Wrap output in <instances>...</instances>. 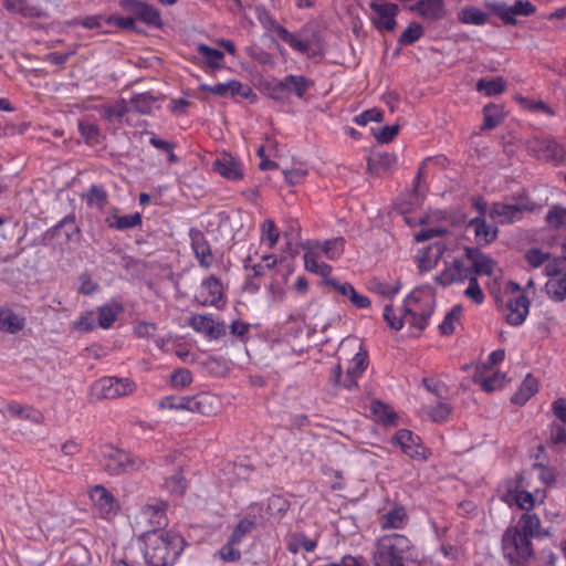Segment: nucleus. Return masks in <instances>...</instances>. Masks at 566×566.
Listing matches in <instances>:
<instances>
[{"mask_svg":"<svg viewBox=\"0 0 566 566\" xmlns=\"http://www.w3.org/2000/svg\"><path fill=\"white\" fill-rule=\"evenodd\" d=\"M145 560L153 566H171L184 551V538L170 530H149L143 536Z\"/></svg>","mask_w":566,"mask_h":566,"instance_id":"f257e3e1","label":"nucleus"},{"mask_svg":"<svg viewBox=\"0 0 566 566\" xmlns=\"http://www.w3.org/2000/svg\"><path fill=\"white\" fill-rule=\"evenodd\" d=\"M304 269L314 273L325 281L329 279L333 268L325 262L338 260L345 251V241L343 238H333L325 241L306 240L302 242Z\"/></svg>","mask_w":566,"mask_h":566,"instance_id":"f03ea898","label":"nucleus"},{"mask_svg":"<svg viewBox=\"0 0 566 566\" xmlns=\"http://www.w3.org/2000/svg\"><path fill=\"white\" fill-rule=\"evenodd\" d=\"M436 305V293L430 284L415 287L403 300L405 321L411 336L420 335L429 325Z\"/></svg>","mask_w":566,"mask_h":566,"instance_id":"7ed1b4c3","label":"nucleus"},{"mask_svg":"<svg viewBox=\"0 0 566 566\" xmlns=\"http://www.w3.org/2000/svg\"><path fill=\"white\" fill-rule=\"evenodd\" d=\"M375 566H406L417 559L411 541L403 534L392 533L380 536L373 552Z\"/></svg>","mask_w":566,"mask_h":566,"instance_id":"20e7f679","label":"nucleus"},{"mask_svg":"<svg viewBox=\"0 0 566 566\" xmlns=\"http://www.w3.org/2000/svg\"><path fill=\"white\" fill-rule=\"evenodd\" d=\"M523 476L504 480L499 485V496L509 506H517L531 511L535 505L542 504L546 499V491L539 488L528 491Z\"/></svg>","mask_w":566,"mask_h":566,"instance_id":"39448f33","label":"nucleus"},{"mask_svg":"<svg viewBox=\"0 0 566 566\" xmlns=\"http://www.w3.org/2000/svg\"><path fill=\"white\" fill-rule=\"evenodd\" d=\"M542 203L533 201L525 191H520L512 197H506L492 205L489 216L497 223H512L520 220L525 212L534 211Z\"/></svg>","mask_w":566,"mask_h":566,"instance_id":"423d86ee","label":"nucleus"},{"mask_svg":"<svg viewBox=\"0 0 566 566\" xmlns=\"http://www.w3.org/2000/svg\"><path fill=\"white\" fill-rule=\"evenodd\" d=\"M526 151L537 160L562 166L566 164V146L554 136H534L525 143Z\"/></svg>","mask_w":566,"mask_h":566,"instance_id":"0eeeda50","label":"nucleus"},{"mask_svg":"<svg viewBox=\"0 0 566 566\" xmlns=\"http://www.w3.org/2000/svg\"><path fill=\"white\" fill-rule=\"evenodd\" d=\"M467 255L471 262L473 275H486L489 277L488 287L496 302H500L502 285L505 284L501 266L491 256L479 251L469 250Z\"/></svg>","mask_w":566,"mask_h":566,"instance_id":"6e6552de","label":"nucleus"},{"mask_svg":"<svg viewBox=\"0 0 566 566\" xmlns=\"http://www.w3.org/2000/svg\"><path fill=\"white\" fill-rule=\"evenodd\" d=\"M99 464L111 474L134 472L143 468L144 461L113 446L102 447Z\"/></svg>","mask_w":566,"mask_h":566,"instance_id":"1a4fd4ad","label":"nucleus"},{"mask_svg":"<svg viewBox=\"0 0 566 566\" xmlns=\"http://www.w3.org/2000/svg\"><path fill=\"white\" fill-rule=\"evenodd\" d=\"M503 555L512 564H524L533 556V546L528 536L509 527L502 537Z\"/></svg>","mask_w":566,"mask_h":566,"instance_id":"9d476101","label":"nucleus"},{"mask_svg":"<svg viewBox=\"0 0 566 566\" xmlns=\"http://www.w3.org/2000/svg\"><path fill=\"white\" fill-rule=\"evenodd\" d=\"M545 273L549 277L545 289L554 302L566 300V258H553L546 264Z\"/></svg>","mask_w":566,"mask_h":566,"instance_id":"9b49d317","label":"nucleus"},{"mask_svg":"<svg viewBox=\"0 0 566 566\" xmlns=\"http://www.w3.org/2000/svg\"><path fill=\"white\" fill-rule=\"evenodd\" d=\"M87 493L95 513L101 518L112 521L118 515L120 511L119 501L104 485H94L88 489Z\"/></svg>","mask_w":566,"mask_h":566,"instance_id":"f8f14e48","label":"nucleus"},{"mask_svg":"<svg viewBox=\"0 0 566 566\" xmlns=\"http://www.w3.org/2000/svg\"><path fill=\"white\" fill-rule=\"evenodd\" d=\"M505 286L511 292H516L515 296L510 297L503 308L507 324L518 326L524 323L530 312L528 298L521 294V287L514 282H505Z\"/></svg>","mask_w":566,"mask_h":566,"instance_id":"ddd939ff","label":"nucleus"},{"mask_svg":"<svg viewBox=\"0 0 566 566\" xmlns=\"http://www.w3.org/2000/svg\"><path fill=\"white\" fill-rule=\"evenodd\" d=\"M136 388L129 378L104 377L95 381L92 389L99 398L116 399L132 395Z\"/></svg>","mask_w":566,"mask_h":566,"instance_id":"4468645a","label":"nucleus"},{"mask_svg":"<svg viewBox=\"0 0 566 566\" xmlns=\"http://www.w3.org/2000/svg\"><path fill=\"white\" fill-rule=\"evenodd\" d=\"M312 85L313 82L303 75H286L281 80L272 82L271 96L275 99H283L293 94L298 98H303Z\"/></svg>","mask_w":566,"mask_h":566,"instance_id":"2eb2a0df","label":"nucleus"},{"mask_svg":"<svg viewBox=\"0 0 566 566\" xmlns=\"http://www.w3.org/2000/svg\"><path fill=\"white\" fill-rule=\"evenodd\" d=\"M274 33L298 54L307 57H314L321 54V49L315 43L314 38L305 36L298 32H290L282 25H275Z\"/></svg>","mask_w":566,"mask_h":566,"instance_id":"dca6fc26","label":"nucleus"},{"mask_svg":"<svg viewBox=\"0 0 566 566\" xmlns=\"http://www.w3.org/2000/svg\"><path fill=\"white\" fill-rule=\"evenodd\" d=\"M473 207L479 212V217L473 218L469 227L473 230L475 241L479 244H489L496 239L497 228L489 224L485 220L488 213V203L480 197L473 200Z\"/></svg>","mask_w":566,"mask_h":566,"instance_id":"f3484780","label":"nucleus"},{"mask_svg":"<svg viewBox=\"0 0 566 566\" xmlns=\"http://www.w3.org/2000/svg\"><path fill=\"white\" fill-rule=\"evenodd\" d=\"M473 275L471 264L468 265L462 259L450 258L444 260V269L434 276V281L448 286L453 283H463Z\"/></svg>","mask_w":566,"mask_h":566,"instance_id":"a211bd4d","label":"nucleus"},{"mask_svg":"<svg viewBox=\"0 0 566 566\" xmlns=\"http://www.w3.org/2000/svg\"><path fill=\"white\" fill-rule=\"evenodd\" d=\"M373 12L370 22L379 32H391L397 27V15L399 7L396 3L386 1L385 3H369Z\"/></svg>","mask_w":566,"mask_h":566,"instance_id":"6ab92c4d","label":"nucleus"},{"mask_svg":"<svg viewBox=\"0 0 566 566\" xmlns=\"http://www.w3.org/2000/svg\"><path fill=\"white\" fill-rule=\"evenodd\" d=\"M196 300L203 306L222 307L226 300L221 281L213 275L202 280L196 293Z\"/></svg>","mask_w":566,"mask_h":566,"instance_id":"aec40b11","label":"nucleus"},{"mask_svg":"<svg viewBox=\"0 0 566 566\" xmlns=\"http://www.w3.org/2000/svg\"><path fill=\"white\" fill-rule=\"evenodd\" d=\"M489 8L506 24H515L516 15L528 17L536 11V7L528 0H516L512 6L494 2Z\"/></svg>","mask_w":566,"mask_h":566,"instance_id":"412c9836","label":"nucleus"},{"mask_svg":"<svg viewBox=\"0 0 566 566\" xmlns=\"http://www.w3.org/2000/svg\"><path fill=\"white\" fill-rule=\"evenodd\" d=\"M394 440L408 457L421 461L428 459V450L421 444L420 438L411 431L401 429L397 431Z\"/></svg>","mask_w":566,"mask_h":566,"instance_id":"4be33fe9","label":"nucleus"},{"mask_svg":"<svg viewBox=\"0 0 566 566\" xmlns=\"http://www.w3.org/2000/svg\"><path fill=\"white\" fill-rule=\"evenodd\" d=\"M189 326L206 337L217 339L224 335L226 329L212 314H196L189 319Z\"/></svg>","mask_w":566,"mask_h":566,"instance_id":"5701e85b","label":"nucleus"},{"mask_svg":"<svg viewBox=\"0 0 566 566\" xmlns=\"http://www.w3.org/2000/svg\"><path fill=\"white\" fill-rule=\"evenodd\" d=\"M378 522L381 530H402L408 523L406 507L394 503L384 507L378 513Z\"/></svg>","mask_w":566,"mask_h":566,"instance_id":"b1692460","label":"nucleus"},{"mask_svg":"<svg viewBox=\"0 0 566 566\" xmlns=\"http://www.w3.org/2000/svg\"><path fill=\"white\" fill-rule=\"evenodd\" d=\"M475 384L486 392L502 389L506 384V375L494 369H488L485 364L478 365L473 376Z\"/></svg>","mask_w":566,"mask_h":566,"instance_id":"393cba45","label":"nucleus"},{"mask_svg":"<svg viewBox=\"0 0 566 566\" xmlns=\"http://www.w3.org/2000/svg\"><path fill=\"white\" fill-rule=\"evenodd\" d=\"M119 6L124 11L132 13L136 19L148 24L159 25L161 23L158 10L145 2L138 0H120Z\"/></svg>","mask_w":566,"mask_h":566,"instance_id":"a878e982","label":"nucleus"},{"mask_svg":"<svg viewBox=\"0 0 566 566\" xmlns=\"http://www.w3.org/2000/svg\"><path fill=\"white\" fill-rule=\"evenodd\" d=\"M199 90L220 97H233L235 95H240L244 98H249L253 95L250 87L242 85V83L237 80H230L226 83H218L216 85L200 84Z\"/></svg>","mask_w":566,"mask_h":566,"instance_id":"bb28decb","label":"nucleus"},{"mask_svg":"<svg viewBox=\"0 0 566 566\" xmlns=\"http://www.w3.org/2000/svg\"><path fill=\"white\" fill-rule=\"evenodd\" d=\"M213 169L221 177L231 181L241 180L244 176L242 164L229 153H222L217 156Z\"/></svg>","mask_w":566,"mask_h":566,"instance_id":"cd10ccee","label":"nucleus"},{"mask_svg":"<svg viewBox=\"0 0 566 566\" xmlns=\"http://www.w3.org/2000/svg\"><path fill=\"white\" fill-rule=\"evenodd\" d=\"M446 244L434 242L418 251L416 255L417 268L421 273L433 270L444 255Z\"/></svg>","mask_w":566,"mask_h":566,"instance_id":"c85d7f7f","label":"nucleus"},{"mask_svg":"<svg viewBox=\"0 0 566 566\" xmlns=\"http://www.w3.org/2000/svg\"><path fill=\"white\" fill-rule=\"evenodd\" d=\"M190 412H198L203 416H214L222 410V400L219 396L202 392L189 396Z\"/></svg>","mask_w":566,"mask_h":566,"instance_id":"c756f323","label":"nucleus"},{"mask_svg":"<svg viewBox=\"0 0 566 566\" xmlns=\"http://www.w3.org/2000/svg\"><path fill=\"white\" fill-rule=\"evenodd\" d=\"M422 181V177L420 174H418L413 179V190L409 195L410 197V206L401 203L399 209L401 213L403 214V220L409 226H417L422 224L424 222L423 214L420 212L417 216H410L409 213L412 212L413 208L419 207L422 203L423 200V192L420 189V184Z\"/></svg>","mask_w":566,"mask_h":566,"instance_id":"7c9ffc66","label":"nucleus"},{"mask_svg":"<svg viewBox=\"0 0 566 566\" xmlns=\"http://www.w3.org/2000/svg\"><path fill=\"white\" fill-rule=\"evenodd\" d=\"M326 285L332 286L338 294L345 296L353 306L357 308H367L370 306V300L360 294L350 283H342L336 279H327Z\"/></svg>","mask_w":566,"mask_h":566,"instance_id":"2f4dec72","label":"nucleus"},{"mask_svg":"<svg viewBox=\"0 0 566 566\" xmlns=\"http://www.w3.org/2000/svg\"><path fill=\"white\" fill-rule=\"evenodd\" d=\"M276 264L277 258L275 255L268 252L260 254L258 250H254L253 253L250 251L244 260L245 270L252 271L255 276L263 275L266 270L273 269Z\"/></svg>","mask_w":566,"mask_h":566,"instance_id":"473e14b6","label":"nucleus"},{"mask_svg":"<svg viewBox=\"0 0 566 566\" xmlns=\"http://www.w3.org/2000/svg\"><path fill=\"white\" fill-rule=\"evenodd\" d=\"M409 10L428 20H440L447 14L443 0H416Z\"/></svg>","mask_w":566,"mask_h":566,"instance_id":"72a5a7b5","label":"nucleus"},{"mask_svg":"<svg viewBox=\"0 0 566 566\" xmlns=\"http://www.w3.org/2000/svg\"><path fill=\"white\" fill-rule=\"evenodd\" d=\"M367 352L360 345L359 350L353 356L348 364L343 386L347 389L355 388L357 385V378L364 374V371L367 368Z\"/></svg>","mask_w":566,"mask_h":566,"instance_id":"f704fd0d","label":"nucleus"},{"mask_svg":"<svg viewBox=\"0 0 566 566\" xmlns=\"http://www.w3.org/2000/svg\"><path fill=\"white\" fill-rule=\"evenodd\" d=\"M139 524L150 527V530H159L166 523L165 507L161 503H153L145 505L138 514Z\"/></svg>","mask_w":566,"mask_h":566,"instance_id":"c9c22d12","label":"nucleus"},{"mask_svg":"<svg viewBox=\"0 0 566 566\" xmlns=\"http://www.w3.org/2000/svg\"><path fill=\"white\" fill-rule=\"evenodd\" d=\"M512 528L517 530L523 535L528 536L531 539L534 536H549V531L545 530L544 532H541V521L539 517L536 514L530 513L528 511L521 515L520 520L517 521L516 525L511 526Z\"/></svg>","mask_w":566,"mask_h":566,"instance_id":"e433bc0d","label":"nucleus"},{"mask_svg":"<svg viewBox=\"0 0 566 566\" xmlns=\"http://www.w3.org/2000/svg\"><path fill=\"white\" fill-rule=\"evenodd\" d=\"M398 164L397 155L394 153H378L368 160V168L377 175L387 174L396 169Z\"/></svg>","mask_w":566,"mask_h":566,"instance_id":"4c0bfd02","label":"nucleus"},{"mask_svg":"<svg viewBox=\"0 0 566 566\" xmlns=\"http://www.w3.org/2000/svg\"><path fill=\"white\" fill-rule=\"evenodd\" d=\"M538 391V380L533 375L527 374L523 379L515 395L512 397V402L515 405H525Z\"/></svg>","mask_w":566,"mask_h":566,"instance_id":"58836bf2","label":"nucleus"},{"mask_svg":"<svg viewBox=\"0 0 566 566\" xmlns=\"http://www.w3.org/2000/svg\"><path fill=\"white\" fill-rule=\"evenodd\" d=\"M24 327V318L10 308H0V329L15 334Z\"/></svg>","mask_w":566,"mask_h":566,"instance_id":"ea45409f","label":"nucleus"},{"mask_svg":"<svg viewBox=\"0 0 566 566\" xmlns=\"http://www.w3.org/2000/svg\"><path fill=\"white\" fill-rule=\"evenodd\" d=\"M280 239V231L271 219L264 220L260 224V249L268 250L274 248Z\"/></svg>","mask_w":566,"mask_h":566,"instance_id":"a19ab883","label":"nucleus"},{"mask_svg":"<svg viewBox=\"0 0 566 566\" xmlns=\"http://www.w3.org/2000/svg\"><path fill=\"white\" fill-rule=\"evenodd\" d=\"M196 50L203 63L209 67L214 70H220L223 67L224 55L221 51L202 43L198 44Z\"/></svg>","mask_w":566,"mask_h":566,"instance_id":"79ce46f5","label":"nucleus"},{"mask_svg":"<svg viewBox=\"0 0 566 566\" xmlns=\"http://www.w3.org/2000/svg\"><path fill=\"white\" fill-rule=\"evenodd\" d=\"M164 488L175 496H181L187 489V482L179 468L175 469L169 475H165Z\"/></svg>","mask_w":566,"mask_h":566,"instance_id":"37998d69","label":"nucleus"},{"mask_svg":"<svg viewBox=\"0 0 566 566\" xmlns=\"http://www.w3.org/2000/svg\"><path fill=\"white\" fill-rule=\"evenodd\" d=\"M123 311L122 306L117 303L105 304L98 307L97 312V326L108 328L117 319L118 314Z\"/></svg>","mask_w":566,"mask_h":566,"instance_id":"c03bdc74","label":"nucleus"},{"mask_svg":"<svg viewBox=\"0 0 566 566\" xmlns=\"http://www.w3.org/2000/svg\"><path fill=\"white\" fill-rule=\"evenodd\" d=\"M488 13L472 6L462 8L458 13V19L464 24L482 25L488 21Z\"/></svg>","mask_w":566,"mask_h":566,"instance_id":"a18cd8bd","label":"nucleus"},{"mask_svg":"<svg viewBox=\"0 0 566 566\" xmlns=\"http://www.w3.org/2000/svg\"><path fill=\"white\" fill-rule=\"evenodd\" d=\"M370 411L377 421L385 424H396L397 415L390 406L375 400L370 405Z\"/></svg>","mask_w":566,"mask_h":566,"instance_id":"49530a36","label":"nucleus"},{"mask_svg":"<svg viewBox=\"0 0 566 566\" xmlns=\"http://www.w3.org/2000/svg\"><path fill=\"white\" fill-rule=\"evenodd\" d=\"M506 82L503 77L482 78L476 83V90L486 96L499 95L504 92Z\"/></svg>","mask_w":566,"mask_h":566,"instance_id":"de8ad7c7","label":"nucleus"},{"mask_svg":"<svg viewBox=\"0 0 566 566\" xmlns=\"http://www.w3.org/2000/svg\"><path fill=\"white\" fill-rule=\"evenodd\" d=\"M463 308L461 305H454L439 324V329L443 335L452 334L460 324Z\"/></svg>","mask_w":566,"mask_h":566,"instance_id":"09e8293b","label":"nucleus"},{"mask_svg":"<svg viewBox=\"0 0 566 566\" xmlns=\"http://www.w3.org/2000/svg\"><path fill=\"white\" fill-rule=\"evenodd\" d=\"M78 130L84 138L85 143L88 145H97L103 139V134L99 127L90 120H80L78 122Z\"/></svg>","mask_w":566,"mask_h":566,"instance_id":"8fccbe9b","label":"nucleus"},{"mask_svg":"<svg viewBox=\"0 0 566 566\" xmlns=\"http://www.w3.org/2000/svg\"><path fill=\"white\" fill-rule=\"evenodd\" d=\"M382 317L387 325L394 331H400L403 325H407L403 307L402 310H398L388 304L384 307Z\"/></svg>","mask_w":566,"mask_h":566,"instance_id":"3c124183","label":"nucleus"},{"mask_svg":"<svg viewBox=\"0 0 566 566\" xmlns=\"http://www.w3.org/2000/svg\"><path fill=\"white\" fill-rule=\"evenodd\" d=\"M503 107L496 104H488L483 108V128L492 129L503 119Z\"/></svg>","mask_w":566,"mask_h":566,"instance_id":"603ef678","label":"nucleus"},{"mask_svg":"<svg viewBox=\"0 0 566 566\" xmlns=\"http://www.w3.org/2000/svg\"><path fill=\"white\" fill-rule=\"evenodd\" d=\"M189 396H168L157 401V408L161 410H187L190 411Z\"/></svg>","mask_w":566,"mask_h":566,"instance_id":"864d4df0","label":"nucleus"},{"mask_svg":"<svg viewBox=\"0 0 566 566\" xmlns=\"http://www.w3.org/2000/svg\"><path fill=\"white\" fill-rule=\"evenodd\" d=\"M6 413L9 417L29 419L33 422H40L42 420V415L40 411L29 407H22L18 403L8 405Z\"/></svg>","mask_w":566,"mask_h":566,"instance_id":"5fc2aeb1","label":"nucleus"},{"mask_svg":"<svg viewBox=\"0 0 566 566\" xmlns=\"http://www.w3.org/2000/svg\"><path fill=\"white\" fill-rule=\"evenodd\" d=\"M83 199L86 205L91 208L103 209L106 203L107 195L106 191L96 185L90 187V189L84 193Z\"/></svg>","mask_w":566,"mask_h":566,"instance_id":"6e6d98bb","label":"nucleus"},{"mask_svg":"<svg viewBox=\"0 0 566 566\" xmlns=\"http://www.w3.org/2000/svg\"><path fill=\"white\" fill-rule=\"evenodd\" d=\"M423 413L433 422H444L451 413V407L447 402H438L423 408Z\"/></svg>","mask_w":566,"mask_h":566,"instance_id":"4d7b16f0","label":"nucleus"},{"mask_svg":"<svg viewBox=\"0 0 566 566\" xmlns=\"http://www.w3.org/2000/svg\"><path fill=\"white\" fill-rule=\"evenodd\" d=\"M524 260L532 269H538L552 261V259H549V253L539 248H531L526 250L524 253Z\"/></svg>","mask_w":566,"mask_h":566,"instance_id":"13d9d810","label":"nucleus"},{"mask_svg":"<svg viewBox=\"0 0 566 566\" xmlns=\"http://www.w3.org/2000/svg\"><path fill=\"white\" fill-rule=\"evenodd\" d=\"M317 546V541L307 537L304 534H296L294 539L289 544L287 548L291 553H298L301 548L306 552H313Z\"/></svg>","mask_w":566,"mask_h":566,"instance_id":"bf43d9fd","label":"nucleus"},{"mask_svg":"<svg viewBox=\"0 0 566 566\" xmlns=\"http://www.w3.org/2000/svg\"><path fill=\"white\" fill-rule=\"evenodd\" d=\"M423 34V28L418 22H411L399 36V43L409 45L418 41Z\"/></svg>","mask_w":566,"mask_h":566,"instance_id":"052dcab7","label":"nucleus"},{"mask_svg":"<svg viewBox=\"0 0 566 566\" xmlns=\"http://www.w3.org/2000/svg\"><path fill=\"white\" fill-rule=\"evenodd\" d=\"M516 101L526 109L532 111L534 113H543L547 116H554V111L544 102L530 99L525 97L517 96Z\"/></svg>","mask_w":566,"mask_h":566,"instance_id":"680f3d73","label":"nucleus"},{"mask_svg":"<svg viewBox=\"0 0 566 566\" xmlns=\"http://www.w3.org/2000/svg\"><path fill=\"white\" fill-rule=\"evenodd\" d=\"M308 169L304 164H298L291 169H284L283 175L290 185H300L307 177Z\"/></svg>","mask_w":566,"mask_h":566,"instance_id":"e2e57ef3","label":"nucleus"},{"mask_svg":"<svg viewBox=\"0 0 566 566\" xmlns=\"http://www.w3.org/2000/svg\"><path fill=\"white\" fill-rule=\"evenodd\" d=\"M547 223L555 229H566V208L553 207L547 216Z\"/></svg>","mask_w":566,"mask_h":566,"instance_id":"0e129e2a","label":"nucleus"},{"mask_svg":"<svg viewBox=\"0 0 566 566\" xmlns=\"http://www.w3.org/2000/svg\"><path fill=\"white\" fill-rule=\"evenodd\" d=\"M469 285L464 290V296L473 303L480 305L484 302V294L479 285L476 276L472 275L469 280Z\"/></svg>","mask_w":566,"mask_h":566,"instance_id":"69168bd1","label":"nucleus"},{"mask_svg":"<svg viewBox=\"0 0 566 566\" xmlns=\"http://www.w3.org/2000/svg\"><path fill=\"white\" fill-rule=\"evenodd\" d=\"M73 329L77 332H90L97 327L96 315L94 312H87L80 316L72 324Z\"/></svg>","mask_w":566,"mask_h":566,"instance_id":"338daca9","label":"nucleus"},{"mask_svg":"<svg viewBox=\"0 0 566 566\" xmlns=\"http://www.w3.org/2000/svg\"><path fill=\"white\" fill-rule=\"evenodd\" d=\"M548 443L553 446L566 443V423H552L549 427Z\"/></svg>","mask_w":566,"mask_h":566,"instance_id":"774afa93","label":"nucleus"}]
</instances>
